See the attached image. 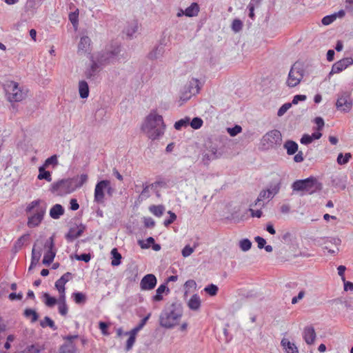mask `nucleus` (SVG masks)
Here are the masks:
<instances>
[{
    "mask_svg": "<svg viewBox=\"0 0 353 353\" xmlns=\"http://www.w3.org/2000/svg\"><path fill=\"white\" fill-rule=\"evenodd\" d=\"M141 130L149 139L152 140L159 139L164 134L165 130L163 117L157 114L156 111H152L145 117Z\"/></svg>",
    "mask_w": 353,
    "mask_h": 353,
    "instance_id": "nucleus-1",
    "label": "nucleus"
},
{
    "mask_svg": "<svg viewBox=\"0 0 353 353\" xmlns=\"http://www.w3.org/2000/svg\"><path fill=\"white\" fill-rule=\"evenodd\" d=\"M183 312V305L179 301L165 306L159 316L160 326L166 329L173 328L179 324Z\"/></svg>",
    "mask_w": 353,
    "mask_h": 353,
    "instance_id": "nucleus-2",
    "label": "nucleus"
},
{
    "mask_svg": "<svg viewBox=\"0 0 353 353\" xmlns=\"http://www.w3.org/2000/svg\"><path fill=\"white\" fill-rule=\"evenodd\" d=\"M294 192H301L303 196L305 194H312L322 189V183L315 177L310 176L305 179L296 180L292 184Z\"/></svg>",
    "mask_w": 353,
    "mask_h": 353,
    "instance_id": "nucleus-3",
    "label": "nucleus"
},
{
    "mask_svg": "<svg viewBox=\"0 0 353 353\" xmlns=\"http://www.w3.org/2000/svg\"><path fill=\"white\" fill-rule=\"evenodd\" d=\"M120 52V45L117 43H112L103 50L99 52L94 59L100 65H107L117 60Z\"/></svg>",
    "mask_w": 353,
    "mask_h": 353,
    "instance_id": "nucleus-4",
    "label": "nucleus"
},
{
    "mask_svg": "<svg viewBox=\"0 0 353 353\" xmlns=\"http://www.w3.org/2000/svg\"><path fill=\"white\" fill-rule=\"evenodd\" d=\"M282 141L281 133L279 130H272L265 134L261 140V148L268 150L280 145Z\"/></svg>",
    "mask_w": 353,
    "mask_h": 353,
    "instance_id": "nucleus-5",
    "label": "nucleus"
},
{
    "mask_svg": "<svg viewBox=\"0 0 353 353\" xmlns=\"http://www.w3.org/2000/svg\"><path fill=\"white\" fill-rule=\"evenodd\" d=\"M74 179H61L51 185L50 191L57 196H63L75 190Z\"/></svg>",
    "mask_w": 353,
    "mask_h": 353,
    "instance_id": "nucleus-6",
    "label": "nucleus"
},
{
    "mask_svg": "<svg viewBox=\"0 0 353 353\" xmlns=\"http://www.w3.org/2000/svg\"><path fill=\"white\" fill-rule=\"evenodd\" d=\"M304 70L299 63H295L289 72L287 85L290 88H294L299 85L303 78Z\"/></svg>",
    "mask_w": 353,
    "mask_h": 353,
    "instance_id": "nucleus-7",
    "label": "nucleus"
},
{
    "mask_svg": "<svg viewBox=\"0 0 353 353\" xmlns=\"http://www.w3.org/2000/svg\"><path fill=\"white\" fill-rule=\"evenodd\" d=\"M8 99L10 102H18L25 99L26 94L19 87L17 82L11 81L8 85Z\"/></svg>",
    "mask_w": 353,
    "mask_h": 353,
    "instance_id": "nucleus-8",
    "label": "nucleus"
},
{
    "mask_svg": "<svg viewBox=\"0 0 353 353\" xmlns=\"http://www.w3.org/2000/svg\"><path fill=\"white\" fill-rule=\"evenodd\" d=\"M353 105L352 99L350 93L343 92L338 95L336 102V107L338 110L343 112H349Z\"/></svg>",
    "mask_w": 353,
    "mask_h": 353,
    "instance_id": "nucleus-9",
    "label": "nucleus"
},
{
    "mask_svg": "<svg viewBox=\"0 0 353 353\" xmlns=\"http://www.w3.org/2000/svg\"><path fill=\"white\" fill-rule=\"evenodd\" d=\"M109 185H110V182L108 180H102L97 183L94 189V200L96 203L99 204L104 203V191Z\"/></svg>",
    "mask_w": 353,
    "mask_h": 353,
    "instance_id": "nucleus-10",
    "label": "nucleus"
},
{
    "mask_svg": "<svg viewBox=\"0 0 353 353\" xmlns=\"http://www.w3.org/2000/svg\"><path fill=\"white\" fill-rule=\"evenodd\" d=\"M78 337L77 334L63 336V339L66 341L60 347L59 353H76L77 347L73 341L78 339Z\"/></svg>",
    "mask_w": 353,
    "mask_h": 353,
    "instance_id": "nucleus-11",
    "label": "nucleus"
},
{
    "mask_svg": "<svg viewBox=\"0 0 353 353\" xmlns=\"http://www.w3.org/2000/svg\"><path fill=\"white\" fill-rule=\"evenodd\" d=\"M46 210V208H39L37 209L33 214L28 217L27 225L29 228H35L39 226L43 219Z\"/></svg>",
    "mask_w": 353,
    "mask_h": 353,
    "instance_id": "nucleus-12",
    "label": "nucleus"
},
{
    "mask_svg": "<svg viewBox=\"0 0 353 353\" xmlns=\"http://www.w3.org/2000/svg\"><path fill=\"white\" fill-rule=\"evenodd\" d=\"M352 65H353V59L352 57L341 59L333 64L332 70L329 73V76L339 73Z\"/></svg>",
    "mask_w": 353,
    "mask_h": 353,
    "instance_id": "nucleus-13",
    "label": "nucleus"
},
{
    "mask_svg": "<svg viewBox=\"0 0 353 353\" xmlns=\"http://www.w3.org/2000/svg\"><path fill=\"white\" fill-rule=\"evenodd\" d=\"M157 283V277L152 274H148L142 278L140 288L141 290H152L155 288Z\"/></svg>",
    "mask_w": 353,
    "mask_h": 353,
    "instance_id": "nucleus-14",
    "label": "nucleus"
},
{
    "mask_svg": "<svg viewBox=\"0 0 353 353\" xmlns=\"http://www.w3.org/2000/svg\"><path fill=\"white\" fill-rule=\"evenodd\" d=\"M91 61L92 64L90 67L86 68L85 71V76L86 79L89 80L95 79L99 72V67L101 66L100 64L94 59V57H92Z\"/></svg>",
    "mask_w": 353,
    "mask_h": 353,
    "instance_id": "nucleus-15",
    "label": "nucleus"
},
{
    "mask_svg": "<svg viewBox=\"0 0 353 353\" xmlns=\"http://www.w3.org/2000/svg\"><path fill=\"white\" fill-rule=\"evenodd\" d=\"M85 230V226L81 224L79 227L70 228L68 232L65 234V239L68 242L73 241L75 239L81 236Z\"/></svg>",
    "mask_w": 353,
    "mask_h": 353,
    "instance_id": "nucleus-16",
    "label": "nucleus"
},
{
    "mask_svg": "<svg viewBox=\"0 0 353 353\" xmlns=\"http://www.w3.org/2000/svg\"><path fill=\"white\" fill-rule=\"evenodd\" d=\"M303 335V339L307 344L312 345L314 343L316 339V332L314 328L312 326L305 327L304 328Z\"/></svg>",
    "mask_w": 353,
    "mask_h": 353,
    "instance_id": "nucleus-17",
    "label": "nucleus"
},
{
    "mask_svg": "<svg viewBox=\"0 0 353 353\" xmlns=\"http://www.w3.org/2000/svg\"><path fill=\"white\" fill-rule=\"evenodd\" d=\"M281 345L285 353H299V350L296 345L291 343L288 339L283 338L281 341Z\"/></svg>",
    "mask_w": 353,
    "mask_h": 353,
    "instance_id": "nucleus-18",
    "label": "nucleus"
},
{
    "mask_svg": "<svg viewBox=\"0 0 353 353\" xmlns=\"http://www.w3.org/2000/svg\"><path fill=\"white\" fill-rule=\"evenodd\" d=\"M221 156V153L218 152L217 148L211 145L209 148L203 153L204 159L208 161L216 159Z\"/></svg>",
    "mask_w": 353,
    "mask_h": 353,
    "instance_id": "nucleus-19",
    "label": "nucleus"
},
{
    "mask_svg": "<svg viewBox=\"0 0 353 353\" xmlns=\"http://www.w3.org/2000/svg\"><path fill=\"white\" fill-rule=\"evenodd\" d=\"M201 299L197 294H193L188 302V307L193 311H197L201 307Z\"/></svg>",
    "mask_w": 353,
    "mask_h": 353,
    "instance_id": "nucleus-20",
    "label": "nucleus"
},
{
    "mask_svg": "<svg viewBox=\"0 0 353 353\" xmlns=\"http://www.w3.org/2000/svg\"><path fill=\"white\" fill-rule=\"evenodd\" d=\"M166 294L170 292L169 288L167 287L166 283H163L159 286L156 290V294L152 297L153 301H161L163 300V293Z\"/></svg>",
    "mask_w": 353,
    "mask_h": 353,
    "instance_id": "nucleus-21",
    "label": "nucleus"
},
{
    "mask_svg": "<svg viewBox=\"0 0 353 353\" xmlns=\"http://www.w3.org/2000/svg\"><path fill=\"white\" fill-rule=\"evenodd\" d=\"M64 208L60 204H55L50 210V216L54 219H58L64 214Z\"/></svg>",
    "mask_w": 353,
    "mask_h": 353,
    "instance_id": "nucleus-22",
    "label": "nucleus"
},
{
    "mask_svg": "<svg viewBox=\"0 0 353 353\" xmlns=\"http://www.w3.org/2000/svg\"><path fill=\"white\" fill-rule=\"evenodd\" d=\"M283 148L286 150L288 155H293L298 151L299 145L296 142L288 140L285 142Z\"/></svg>",
    "mask_w": 353,
    "mask_h": 353,
    "instance_id": "nucleus-23",
    "label": "nucleus"
},
{
    "mask_svg": "<svg viewBox=\"0 0 353 353\" xmlns=\"http://www.w3.org/2000/svg\"><path fill=\"white\" fill-rule=\"evenodd\" d=\"M188 92L190 95H195L199 92V81L196 79H192L188 85Z\"/></svg>",
    "mask_w": 353,
    "mask_h": 353,
    "instance_id": "nucleus-24",
    "label": "nucleus"
},
{
    "mask_svg": "<svg viewBox=\"0 0 353 353\" xmlns=\"http://www.w3.org/2000/svg\"><path fill=\"white\" fill-rule=\"evenodd\" d=\"M89 86L88 83L81 80L79 82V92L81 99H86L89 96Z\"/></svg>",
    "mask_w": 353,
    "mask_h": 353,
    "instance_id": "nucleus-25",
    "label": "nucleus"
},
{
    "mask_svg": "<svg viewBox=\"0 0 353 353\" xmlns=\"http://www.w3.org/2000/svg\"><path fill=\"white\" fill-rule=\"evenodd\" d=\"M29 234H25L21 236L14 243L12 247V251L14 252H17L19 250L21 249L23 247L24 242L27 241L29 238Z\"/></svg>",
    "mask_w": 353,
    "mask_h": 353,
    "instance_id": "nucleus-26",
    "label": "nucleus"
},
{
    "mask_svg": "<svg viewBox=\"0 0 353 353\" xmlns=\"http://www.w3.org/2000/svg\"><path fill=\"white\" fill-rule=\"evenodd\" d=\"M164 51L163 46H158L149 53L148 58L152 60L157 59L163 56Z\"/></svg>",
    "mask_w": 353,
    "mask_h": 353,
    "instance_id": "nucleus-27",
    "label": "nucleus"
},
{
    "mask_svg": "<svg viewBox=\"0 0 353 353\" xmlns=\"http://www.w3.org/2000/svg\"><path fill=\"white\" fill-rule=\"evenodd\" d=\"M111 256H112V261H111V265L112 266H118L121 264V259H122V256H121V254L119 252L117 248H113L112 250H111Z\"/></svg>",
    "mask_w": 353,
    "mask_h": 353,
    "instance_id": "nucleus-28",
    "label": "nucleus"
},
{
    "mask_svg": "<svg viewBox=\"0 0 353 353\" xmlns=\"http://www.w3.org/2000/svg\"><path fill=\"white\" fill-rule=\"evenodd\" d=\"M199 12V7L196 3H192L188 7L183 14L187 17H194L198 14Z\"/></svg>",
    "mask_w": 353,
    "mask_h": 353,
    "instance_id": "nucleus-29",
    "label": "nucleus"
},
{
    "mask_svg": "<svg viewBox=\"0 0 353 353\" xmlns=\"http://www.w3.org/2000/svg\"><path fill=\"white\" fill-rule=\"evenodd\" d=\"M37 178L39 180L45 179L48 182H50L52 181L50 172L49 171L46 170V167H44L43 165L40 166L39 168V175Z\"/></svg>",
    "mask_w": 353,
    "mask_h": 353,
    "instance_id": "nucleus-30",
    "label": "nucleus"
},
{
    "mask_svg": "<svg viewBox=\"0 0 353 353\" xmlns=\"http://www.w3.org/2000/svg\"><path fill=\"white\" fill-rule=\"evenodd\" d=\"M23 315L27 319H30L32 323L36 322L39 319L37 312L31 308H26L23 312Z\"/></svg>",
    "mask_w": 353,
    "mask_h": 353,
    "instance_id": "nucleus-31",
    "label": "nucleus"
},
{
    "mask_svg": "<svg viewBox=\"0 0 353 353\" xmlns=\"http://www.w3.org/2000/svg\"><path fill=\"white\" fill-rule=\"evenodd\" d=\"M90 43H91V39L88 37H87V36L82 37L80 39V41H79V46H78L79 50H82V51L86 52L90 45Z\"/></svg>",
    "mask_w": 353,
    "mask_h": 353,
    "instance_id": "nucleus-32",
    "label": "nucleus"
},
{
    "mask_svg": "<svg viewBox=\"0 0 353 353\" xmlns=\"http://www.w3.org/2000/svg\"><path fill=\"white\" fill-rule=\"evenodd\" d=\"M149 210L154 216L160 217L165 212V207L163 205H153L150 206Z\"/></svg>",
    "mask_w": 353,
    "mask_h": 353,
    "instance_id": "nucleus-33",
    "label": "nucleus"
},
{
    "mask_svg": "<svg viewBox=\"0 0 353 353\" xmlns=\"http://www.w3.org/2000/svg\"><path fill=\"white\" fill-rule=\"evenodd\" d=\"M40 325L42 327H49L52 330H57V326L54 324V322L48 316H45L43 320L40 321Z\"/></svg>",
    "mask_w": 353,
    "mask_h": 353,
    "instance_id": "nucleus-34",
    "label": "nucleus"
},
{
    "mask_svg": "<svg viewBox=\"0 0 353 353\" xmlns=\"http://www.w3.org/2000/svg\"><path fill=\"white\" fill-rule=\"evenodd\" d=\"M74 183L73 185L75 187V190L77 188H81L85 183L88 181V175L85 174H82L79 177L73 178Z\"/></svg>",
    "mask_w": 353,
    "mask_h": 353,
    "instance_id": "nucleus-35",
    "label": "nucleus"
},
{
    "mask_svg": "<svg viewBox=\"0 0 353 353\" xmlns=\"http://www.w3.org/2000/svg\"><path fill=\"white\" fill-rule=\"evenodd\" d=\"M56 251H47L43 259V263L46 265L51 264L55 257Z\"/></svg>",
    "mask_w": 353,
    "mask_h": 353,
    "instance_id": "nucleus-36",
    "label": "nucleus"
},
{
    "mask_svg": "<svg viewBox=\"0 0 353 353\" xmlns=\"http://www.w3.org/2000/svg\"><path fill=\"white\" fill-rule=\"evenodd\" d=\"M72 298L77 304H84L87 300L85 294L79 292H74Z\"/></svg>",
    "mask_w": 353,
    "mask_h": 353,
    "instance_id": "nucleus-37",
    "label": "nucleus"
},
{
    "mask_svg": "<svg viewBox=\"0 0 353 353\" xmlns=\"http://www.w3.org/2000/svg\"><path fill=\"white\" fill-rule=\"evenodd\" d=\"M150 316L151 313H148L143 319H141L139 325L131 330V332H132L134 334H137L138 332H139L144 327Z\"/></svg>",
    "mask_w": 353,
    "mask_h": 353,
    "instance_id": "nucleus-38",
    "label": "nucleus"
},
{
    "mask_svg": "<svg viewBox=\"0 0 353 353\" xmlns=\"http://www.w3.org/2000/svg\"><path fill=\"white\" fill-rule=\"evenodd\" d=\"M125 334L130 336L128 339L127 340L126 346H125V350L127 351H129L130 350L132 349V347L135 342L137 334H134L133 332L131 331L125 332Z\"/></svg>",
    "mask_w": 353,
    "mask_h": 353,
    "instance_id": "nucleus-39",
    "label": "nucleus"
},
{
    "mask_svg": "<svg viewBox=\"0 0 353 353\" xmlns=\"http://www.w3.org/2000/svg\"><path fill=\"white\" fill-rule=\"evenodd\" d=\"M41 200H34L32 201L26 208V211L27 213L32 212L34 209L35 210L39 208H46L45 206L41 205Z\"/></svg>",
    "mask_w": 353,
    "mask_h": 353,
    "instance_id": "nucleus-40",
    "label": "nucleus"
},
{
    "mask_svg": "<svg viewBox=\"0 0 353 353\" xmlns=\"http://www.w3.org/2000/svg\"><path fill=\"white\" fill-rule=\"evenodd\" d=\"M190 125V118L185 117L181 119L174 123V128L177 130H180L183 127H187Z\"/></svg>",
    "mask_w": 353,
    "mask_h": 353,
    "instance_id": "nucleus-41",
    "label": "nucleus"
},
{
    "mask_svg": "<svg viewBox=\"0 0 353 353\" xmlns=\"http://www.w3.org/2000/svg\"><path fill=\"white\" fill-rule=\"evenodd\" d=\"M43 296L45 299V304L48 307H52L57 303V299L51 296L48 293H44Z\"/></svg>",
    "mask_w": 353,
    "mask_h": 353,
    "instance_id": "nucleus-42",
    "label": "nucleus"
},
{
    "mask_svg": "<svg viewBox=\"0 0 353 353\" xmlns=\"http://www.w3.org/2000/svg\"><path fill=\"white\" fill-rule=\"evenodd\" d=\"M352 155L349 152L345 153L344 156L342 153H340L337 157V163L339 165H345L349 161Z\"/></svg>",
    "mask_w": 353,
    "mask_h": 353,
    "instance_id": "nucleus-43",
    "label": "nucleus"
},
{
    "mask_svg": "<svg viewBox=\"0 0 353 353\" xmlns=\"http://www.w3.org/2000/svg\"><path fill=\"white\" fill-rule=\"evenodd\" d=\"M58 157L57 154H54L49 158H48L44 164L43 165L44 167H48L50 165H52L53 167H55L58 165Z\"/></svg>",
    "mask_w": 353,
    "mask_h": 353,
    "instance_id": "nucleus-44",
    "label": "nucleus"
},
{
    "mask_svg": "<svg viewBox=\"0 0 353 353\" xmlns=\"http://www.w3.org/2000/svg\"><path fill=\"white\" fill-rule=\"evenodd\" d=\"M219 288L214 284H210L204 288V291L210 296H215L218 292Z\"/></svg>",
    "mask_w": 353,
    "mask_h": 353,
    "instance_id": "nucleus-45",
    "label": "nucleus"
},
{
    "mask_svg": "<svg viewBox=\"0 0 353 353\" xmlns=\"http://www.w3.org/2000/svg\"><path fill=\"white\" fill-rule=\"evenodd\" d=\"M41 256V250H36L35 245L33 246L32 250L31 261L35 263H38Z\"/></svg>",
    "mask_w": 353,
    "mask_h": 353,
    "instance_id": "nucleus-46",
    "label": "nucleus"
},
{
    "mask_svg": "<svg viewBox=\"0 0 353 353\" xmlns=\"http://www.w3.org/2000/svg\"><path fill=\"white\" fill-rule=\"evenodd\" d=\"M203 123V121L200 117H194L191 121H190V125L195 130L199 129Z\"/></svg>",
    "mask_w": 353,
    "mask_h": 353,
    "instance_id": "nucleus-47",
    "label": "nucleus"
},
{
    "mask_svg": "<svg viewBox=\"0 0 353 353\" xmlns=\"http://www.w3.org/2000/svg\"><path fill=\"white\" fill-rule=\"evenodd\" d=\"M231 28L234 32H239L243 28V23L240 19H235L232 21Z\"/></svg>",
    "mask_w": 353,
    "mask_h": 353,
    "instance_id": "nucleus-48",
    "label": "nucleus"
},
{
    "mask_svg": "<svg viewBox=\"0 0 353 353\" xmlns=\"http://www.w3.org/2000/svg\"><path fill=\"white\" fill-rule=\"evenodd\" d=\"M239 246L243 251L246 252L251 248L252 242L248 239H243L240 241Z\"/></svg>",
    "mask_w": 353,
    "mask_h": 353,
    "instance_id": "nucleus-49",
    "label": "nucleus"
},
{
    "mask_svg": "<svg viewBox=\"0 0 353 353\" xmlns=\"http://www.w3.org/2000/svg\"><path fill=\"white\" fill-rule=\"evenodd\" d=\"M79 10H76L74 12L69 14V20L71 23L75 27L78 24L79 21Z\"/></svg>",
    "mask_w": 353,
    "mask_h": 353,
    "instance_id": "nucleus-50",
    "label": "nucleus"
},
{
    "mask_svg": "<svg viewBox=\"0 0 353 353\" xmlns=\"http://www.w3.org/2000/svg\"><path fill=\"white\" fill-rule=\"evenodd\" d=\"M292 107V103H285L282 105L277 112V115L279 117H282L290 108Z\"/></svg>",
    "mask_w": 353,
    "mask_h": 353,
    "instance_id": "nucleus-51",
    "label": "nucleus"
},
{
    "mask_svg": "<svg viewBox=\"0 0 353 353\" xmlns=\"http://www.w3.org/2000/svg\"><path fill=\"white\" fill-rule=\"evenodd\" d=\"M170 215V217L167 219H165L163 222V225L165 227H168L170 224H172L176 219V215L175 213L172 212V211H168V212Z\"/></svg>",
    "mask_w": 353,
    "mask_h": 353,
    "instance_id": "nucleus-52",
    "label": "nucleus"
},
{
    "mask_svg": "<svg viewBox=\"0 0 353 353\" xmlns=\"http://www.w3.org/2000/svg\"><path fill=\"white\" fill-rule=\"evenodd\" d=\"M242 130V128L239 125H236L233 128H228V132L230 134L231 137H234L237 135L239 133H240Z\"/></svg>",
    "mask_w": 353,
    "mask_h": 353,
    "instance_id": "nucleus-53",
    "label": "nucleus"
},
{
    "mask_svg": "<svg viewBox=\"0 0 353 353\" xmlns=\"http://www.w3.org/2000/svg\"><path fill=\"white\" fill-rule=\"evenodd\" d=\"M269 198H271L270 195V192H268V190H263L262 191H261V192L259 193V195L256 199V205L257 204V203L263 201V199H269Z\"/></svg>",
    "mask_w": 353,
    "mask_h": 353,
    "instance_id": "nucleus-54",
    "label": "nucleus"
},
{
    "mask_svg": "<svg viewBox=\"0 0 353 353\" xmlns=\"http://www.w3.org/2000/svg\"><path fill=\"white\" fill-rule=\"evenodd\" d=\"M336 20V14L327 15L322 19V23L325 26L330 25Z\"/></svg>",
    "mask_w": 353,
    "mask_h": 353,
    "instance_id": "nucleus-55",
    "label": "nucleus"
},
{
    "mask_svg": "<svg viewBox=\"0 0 353 353\" xmlns=\"http://www.w3.org/2000/svg\"><path fill=\"white\" fill-rule=\"evenodd\" d=\"M45 248L48 249L47 251H55L54 250V237L50 236L45 243Z\"/></svg>",
    "mask_w": 353,
    "mask_h": 353,
    "instance_id": "nucleus-56",
    "label": "nucleus"
},
{
    "mask_svg": "<svg viewBox=\"0 0 353 353\" xmlns=\"http://www.w3.org/2000/svg\"><path fill=\"white\" fill-rule=\"evenodd\" d=\"M146 241H147L146 244L144 243L142 241H139V243L141 248H143V249L149 248L150 246V244H153L154 243V239L153 237L150 236L146 239Z\"/></svg>",
    "mask_w": 353,
    "mask_h": 353,
    "instance_id": "nucleus-57",
    "label": "nucleus"
},
{
    "mask_svg": "<svg viewBox=\"0 0 353 353\" xmlns=\"http://www.w3.org/2000/svg\"><path fill=\"white\" fill-rule=\"evenodd\" d=\"M75 258L78 261H84L85 263H88V262L90 261V260L91 259V256H90V254L83 253V254H81L80 255L76 254L75 255Z\"/></svg>",
    "mask_w": 353,
    "mask_h": 353,
    "instance_id": "nucleus-58",
    "label": "nucleus"
},
{
    "mask_svg": "<svg viewBox=\"0 0 353 353\" xmlns=\"http://www.w3.org/2000/svg\"><path fill=\"white\" fill-rule=\"evenodd\" d=\"M312 139L310 134H304L300 139V142L303 145H308L312 142Z\"/></svg>",
    "mask_w": 353,
    "mask_h": 353,
    "instance_id": "nucleus-59",
    "label": "nucleus"
},
{
    "mask_svg": "<svg viewBox=\"0 0 353 353\" xmlns=\"http://www.w3.org/2000/svg\"><path fill=\"white\" fill-rule=\"evenodd\" d=\"M280 190V183H276L272 186H271V188L268 190L270 192V195L271 198H272L275 194H276Z\"/></svg>",
    "mask_w": 353,
    "mask_h": 353,
    "instance_id": "nucleus-60",
    "label": "nucleus"
},
{
    "mask_svg": "<svg viewBox=\"0 0 353 353\" xmlns=\"http://www.w3.org/2000/svg\"><path fill=\"white\" fill-rule=\"evenodd\" d=\"M307 99L306 96L304 94H296L293 97L292 105H296L299 103V101H304Z\"/></svg>",
    "mask_w": 353,
    "mask_h": 353,
    "instance_id": "nucleus-61",
    "label": "nucleus"
},
{
    "mask_svg": "<svg viewBox=\"0 0 353 353\" xmlns=\"http://www.w3.org/2000/svg\"><path fill=\"white\" fill-rule=\"evenodd\" d=\"M194 252V248L190 245H185L182 250V255L184 257H188Z\"/></svg>",
    "mask_w": 353,
    "mask_h": 353,
    "instance_id": "nucleus-62",
    "label": "nucleus"
},
{
    "mask_svg": "<svg viewBox=\"0 0 353 353\" xmlns=\"http://www.w3.org/2000/svg\"><path fill=\"white\" fill-rule=\"evenodd\" d=\"M254 240L257 243L259 249H263L266 244V241L259 236H256Z\"/></svg>",
    "mask_w": 353,
    "mask_h": 353,
    "instance_id": "nucleus-63",
    "label": "nucleus"
},
{
    "mask_svg": "<svg viewBox=\"0 0 353 353\" xmlns=\"http://www.w3.org/2000/svg\"><path fill=\"white\" fill-rule=\"evenodd\" d=\"M79 208V205L76 199H71L70 201V209L72 211H76Z\"/></svg>",
    "mask_w": 353,
    "mask_h": 353,
    "instance_id": "nucleus-64",
    "label": "nucleus"
}]
</instances>
